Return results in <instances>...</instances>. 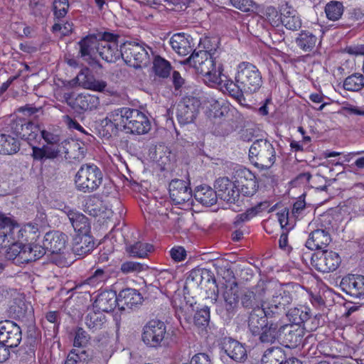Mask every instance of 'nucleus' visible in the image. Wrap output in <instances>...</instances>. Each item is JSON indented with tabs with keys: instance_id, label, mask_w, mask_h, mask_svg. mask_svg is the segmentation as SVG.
Returning a JSON list of instances; mask_svg holds the SVG:
<instances>
[{
	"instance_id": "obj_1",
	"label": "nucleus",
	"mask_w": 364,
	"mask_h": 364,
	"mask_svg": "<svg viewBox=\"0 0 364 364\" xmlns=\"http://www.w3.org/2000/svg\"><path fill=\"white\" fill-rule=\"evenodd\" d=\"M193 67L196 71L203 77V80L210 86L221 85L222 65L206 50L193 51L191 56L183 61Z\"/></svg>"
},
{
	"instance_id": "obj_2",
	"label": "nucleus",
	"mask_w": 364,
	"mask_h": 364,
	"mask_svg": "<svg viewBox=\"0 0 364 364\" xmlns=\"http://www.w3.org/2000/svg\"><path fill=\"white\" fill-rule=\"evenodd\" d=\"M37 226L28 223L21 226L10 218L9 223L0 228V248H6L11 243L23 244L36 237Z\"/></svg>"
},
{
	"instance_id": "obj_3",
	"label": "nucleus",
	"mask_w": 364,
	"mask_h": 364,
	"mask_svg": "<svg viewBox=\"0 0 364 364\" xmlns=\"http://www.w3.org/2000/svg\"><path fill=\"white\" fill-rule=\"evenodd\" d=\"M251 163L258 168L268 169L276 161V151L273 144L267 139H256L249 149Z\"/></svg>"
},
{
	"instance_id": "obj_4",
	"label": "nucleus",
	"mask_w": 364,
	"mask_h": 364,
	"mask_svg": "<svg viewBox=\"0 0 364 364\" xmlns=\"http://www.w3.org/2000/svg\"><path fill=\"white\" fill-rule=\"evenodd\" d=\"M292 292L287 284H275L271 298L264 300L262 306L269 316L279 317L285 314L286 308L291 303Z\"/></svg>"
},
{
	"instance_id": "obj_5",
	"label": "nucleus",
	"mask_w": 364,
	"mask_h": 364,
	"mask_svg": "<svg viewBox=\"0 0 364 364\" xmlns=\"http://www.w3.org/2000/svg\"><path fill=\"white\" fill-rule=\"evenodd\" d=\"M235 80L245 94L257 92L262 85L260 71L255 65L248 62H242L237 65Z\"/></svg>"
},
{
	"instance_id": "obj_6",
	"label": "nucleus",
	"mask_w": 364,
	"mask_h": 364,
	"mask_svg": "<svg viewBox=\"0 0 364 364\" xmlns=\"http://www.w3.org/2000/svg\"><path fill=\"white\" fill-rule=\"evenodd\" d=\"M75 181L77 190L90 193L102 183V173L95 164H85L77 171Z\"/></svg>"
},
{
	"instance_id": "obj_7",
	"label": "nucleus",
	"mask_w": 364,
	"mask_h": 364,
	"mask_svg": "<svg viewBox=\"0 0 364 364\" xmlns=\"http://www.w3.org/2000/svg\"><path fill=\"white\" fill-rule=\"evenodd\" d=\"M122 58L127 65L134 68L145 67L149 63L145 47L134 42H125L122 45Z\"/></svg>"
},
{
	"instance_id": "obj_8",
	"label": "nucleus",
	"mask_w": 364,
	"mask_h": 364,
	"mask_svg": "<svg viewBox=\"0 0 364 364\" xmlns=\"http://www.w3.org/2000/svg\"><path fill=\"white\" fill-rule=\"evenodd\" d=\"M112 38L108 32H99L88 35L78 42L79 56L90 65L98 64L96 60L100 40Z\"/></svg>"
},
{
	"instance_id": "obj_9",
	"label": "nucleus",
	"mask_w": 364,
	"mask_h": 364,
	"mask_svg": "<svg viewBox=\"0 0 364 364\" xmlns=\"http://www.w3.org/2000/svg\"><path fill=\"white\" fill-rule=\"evenodd\" d=\"M167 336L166 326L161 321L151 320L143 328L142 341L149 347L162 346Z\"/></svg>"
},
{
	"instance_id": "obj_10",
	"label": "nucleus",
	"mask_w": 364,
	"mask_h": 364,
	"mask_svg": "<svg viewBox=\"0 0 364 364\" xmlns=\"http://www.w3.org/2000/svg\"><path fill=\"white\" fill-rule=\"evenodd\" d=\"M341 257L333 251L322 250L314 253L311 257L312 266L318 272L328 273L335 271L340 265Z\"/></svg>"
},
{
	"instance_id": "obj_11",
	"label": "nucleus",
	"mask_w": 364,
	"mask_h": 364,
	"mask_svg": "<svg viewBox=\"0 0 364 364\" xmlns=\"http://www.w3.org/2000/svg\"><path fill=\"white\" fill-rule=\"evenodd\" d=\"M22 339L20 326L10 320L0 321V341L9 349L17 347Z\"/></svg>"
},
{
	"instance_id": "obj_12",
	"label": "nucleus",
	"mask_w": 364,
	"mask_h": 364,
	"mask_svg": "<svg viewBox=\"0 0 364 364\" xmlns=\"http://www.w3.org/2000/svg\"><path fill=\"white\" fill-rule=\"evenodd\" d=\"M200 102L194 97H185L177 105V119L180 124H187L193 122L198 113Z\"/></svg>"
},
{
	"instance_id": "obj_13",
	"label": "nucleus",
	"mask_w": 364,
	"mask_h": 364,
	"mask_svg": "<svg viewBox=\"0 0 364 364\" xmlns=\"http://www.w3.org/2000/svg\"><path fill=\"white\" fill-rule=\"evenodd\" d=\"M11 131L13 134L22 139L26 140L32 146V142L37 140L39 136L40 128L35 124L23 119H16L10 124Z\"/></svg>"
},
{
	"instance_id": "obj_14",
	"label": "nucleus",
	"mask_w": 364,
	"mask_h": 364,
	"mask_svg": "<svg viewBox=\"0 0 364 364\" xmlns=\"http://www.w3.org/2000/svg\"><path fill=\"white\" fill-rule=\"evenodd\" d=\"M112 38H103L100 40L98 46V54L105 61L108 63H114L122 57V46L118 48L117 39L118 35L108 32Z\"/></svg>"
},
{
	"instance_id": "obj_15",
	"label": "nucleus",
	"mask_w": 364,
	"mask_h": 364,
	"mask_svg": "<svg viewBox=\"0 0 364 364\" xmlns=\"http://www.w3.org/2000/svg\"><path fill=\"white\" fill-rule=\"evenodd\" d=\"M266 288L263 282L257 284L251 289L244 291L240 296L241 305L245 309L255 310L256 308H261L264 303Z\"/></svg>"
},
{
	"instance_id": "obj_16",
	"label": "nucleus",
	"mask_w": 364,
	"mask_h": 364,
	"mask_svg": "<svg viewBox=\"0 0 364 364\" xmlns=\"http://www.w3.org/2000/svg\"><path fill=\"white\" fill-rule=\"evenodd\" d=\"M304 329L296 324H287L280 326V341L289 348H295L302 343Z\"/></svg>"
},
{
	"instance_id": "obj_17",
	"label": "nucleus",
	"mask_w": 364,
	"mask_h": 364,
	"mask_svg": "<svg viewBox=\"0 0 364 364\" xmlns=\"http://www.w3.org/2000/svg\"><path fill=\"white\" fill-rule=\"evenodd\" d=\"M63 97L68 105L77 113L96 109L100 104L99 99L91 95L80 94L72 99L70 94L65 93Z\"/></svg>"
},
{
	"instance_id": "obj_18",
	"label": "nucleus",
	"mask_w": 364,
	"mask_h": 364,
	"mask_svg": "<svg viewBox=\"0 0 364 364\" xmlns=\"http://www.w3.org/2000/svg\"><path fill=\"white\" fill-rule=\"evenodd\" d=\"M340 287L351 297L360 299L364 296V276L349 274L343 277Z\"/></svg>"
},
{
	"instance_id": "obj_19",
	"label": "nucleus",
	"mask_w": 364,
	"mask_h": 364,
	"mask_svg": "<svg viewBox=\"0 0 364 364\" xmlns=\"http://www.w3.org/2000/svg\"><path fill=\"white\" fill-rule=\"evenodd\" d=\"M214 187L219 197L224 201L230 203H234L239 198V190L235 182H232L228 178L223 177L217 179Z\"/></svg>"
},
{
	"instance_id": "obj_20",
	"label": "nucleus",
	"mask_w": 364,
	"mask_h": 364,
	"mask_svg": "<svg viewBox=\"0 0 364 364\" xmlns=\"http://www.w3.org/2000/svg\"><path fill=\"white\" fill-rule=\"evenodd\" d=\"M235 184L239 193H241L245 196H253L259 186L255 176L247 169L241 170L237 173Z\"/></svg>"
},
{
	"instance_id": "obj_21",
	"label": "nucleus",
	"mask_w": 364,
	"mask_h": 364,
	"mask_svg": "<svg viewBox=\"0 0 364 364\" xmlns=\"http://www.w3.org/2000/svg\"><path fill=\"white\" fill-rule=\"evenodd\" d=\"M129 115L127 132L144 134L149 132L151 124L148 117L143 112L136 109H132Z\"/></svg>"
},
{
	"instance_id": "obj_22",
	"label": "nucleus",
	"mask_w": 364,
	"mask_h": 364,
	"mask_svg": "<svg viewBox=\"0 0 364 364\" xmlns=\"http://www.w3.org/2000/svg\"><path fill=\"white\" fill-rule=\"evenodd\" d=\"M169 195L176 204H182L192 198V191L188 183L180 179H173L169 183Z\"/></svg>"
},
{
	"instance_id": "obj_23",
	"label": "nucleus",
	"mask_w": 364,
	"mask_h": 364,
	"mask_svg": "<svg viewBox=\"0 0 364 364\" xmlns=\"http://www.w3.org/2000/svg\"><path fill=\"white\" fill-rule=\"evenodd\" d=\"M67 235L61 232L50 231L43 237V245L46 252L50 254H60L65 248Z\"/></svg>"
},
{
	"instance_id": "obj_24",
	"label": "nucleus",
	"mask_w": 364,
	"mask_h": 364,
	"mask_svg": "<svg viewBox=\"0 0 364 364\" xmlns=\"http://www.w3.org/2000/svg\"><path fill=\"white\" fill-rule=\"evenodd\" d=\"M331 242V236L329 232V228L318 227L312 230L309 234V238L306 242V247L309 250H323L326 248Z\"/></svg>"
},
{
	"instance_id": "obj_25",
	"label": "nucleus",
	"mask_w": 364,
	"mask_h": 364,
	"mask_svg": "<svg viewBox=\"0 0 364 364\" xmlns=\"http://www.w3.org/2000/svg\"><path fill=\"white\" fill-rule=\"evenodd\" d=\"M272 318L275 317L274 316H269L266 313L264 306L256 308L250 313L247 320L248 328L252 335L257 336L269 323V321L267 319Z\"/></svg>"
},
{
	"instance_id": "obj_26",
	"label": "nucleus",
	"mask_w": 364,
	"mask_h": 364,
	"mask_svg": "<svg viewBox=\"0 0 364 364\" xmlns=\"http://www.w3.org/2000/svg\"><path fill=\"white\" fill-rule=\"evenodd\" d=\"M224 304L218 306L216 311L223 318H232L238 308L239 296L232 288L227 289L223 294Z\"/></svg>"
},
{
	"instance_id": "obj_27",
	"label": "nucleus",
	"mask_w": 364,
	"mask_h": 364,
	"mask_svg": "<svg viewBox=\"0 0 364 364\" xmlns=\"http://www.w3.org/2000/svg\"><path fill=\"white\" fill-rule=\"evenodd\" d=\"M63 213L68 216L77 235L90 234V223L85 215L69 207H65Z\"/></svg>"
},
{
	"instance_id": "obj_28",
	"label": "nucleus",
	"mask_w": 364,
	"mask_h": 364,
	"mask_svg": "<svg viewBox=\"0 0 364 364\" xmlns=\"http://www.w3.org/2000/svg\"><path fill=\"white\" fill-rule=\"evenodd\" d=\"M282 15V23L286 28L291 31H297L301 26V21L298 16L297 11L292 8L288 3H285L280 6Z\"/></svg>"
},
{
	"instance_id": "obj_29",
	"label": "nucleus",
	"mask_w": 364,
	"mask_h": 364,
	"mask_svg": "<svg viewBox=\"0 0 364 364\" xmlns=\"http://www.w3.org/2000/svg\"><path fill=\"white\" fill-rule=\"evenodd\" d=\"M116 304L118 305V298L115 292L105 291L99 294L93 304V309L102 313L112 311Z\"/></svg>"
},
{
	"instance_id": "obj_30",
	"label": "nucleus",
	"mask_w": 364,
	"mask_h": 364,
	"mask_svg": "<svg viewBox=\"0 0 364 364\" xmlns=\"http://www.w3.org/2000/svg\"><path fill=\"white\" fill-rule=\"evenodd\" d=\"M227 77L222 75L221 85H215V86H219L220 88L228 93L233 99H235L241 105H245V97L244 94L245 92L241 87L240 85L232 80L226 79Z\"/></svg>"
},
{
	"instance_id": "obj_31",
	"label": "nucleus",
	"mask_w": 364,
	"mask_h": 364,
	"mask_svg": "<svg viewBox=\"0 0 364 364\" xmlns=\"http://www.w3.org/2000/svg\"><path fill=\"white\" fill-rule=\"evenodd\" d=\"M117 298L118 306L122 309H132L141 304L143 300L142 296L137 290L130 288L122 290Z\"/></svg>"
},
{
	"instance_id": "obj_32",
	"label": "nucleus",
	"mask_w": 364,
	"mask_h": 364,
	"mask_svg": "<svg viewBox=\"0 0 364 364\" xmlns=\"http://www.w3.org/2000/svg\"><path fill=\"white\" fill-rule=\"evenodd\" d=\"M94 247V239L90 234L77 235L73 239V251L77 255L83 257L90 253Z\"/></svg>"
},
{
	"instance_id": "obj_33",
	"label": "nucleus",
	"mask_w": 364,
	"mask_h": 364,
	"mask_svg": "<svg viewBox=\"0 0 364 364\" xmlns=\"http://www.w3.org/2000/svg\"><path fill=\"white\" fill-rule=\"evenodd\" d=\"M193 196L198 203L206 207L213 205L218 200L215 191L207 185L196 187Z\"/></svg>"
},
{
	"instance_id": "obj_34",
	"label": "nucleus",
	"mask_w": 364,
	"mask_h": 364,
	"mask_svg": "<svg viewBox=\"0 0 364 364\" xmlns=\"http://www.w3.org/2000/svg\"><path fill=\"white\" fill-rule=\"evenodd\" d=\"M89 70H82L76 77L78 84L84 88L95 91H103L107 83L103 80H95L92 75H88Z\"/></svg>"
},
{
	"instance_id": "obj_35",
	"label": "nucleus",
	"mask_w": 364,
	"mask_h": 364,
	"mask_svg": "<svg viewBox=\"0 0 364 364\" xmlns=\"http://www.w3.org/2000/svg\"><path fill=\"white\" fill-rule=\"evenodd\" d=\"M173 50L180 55H186L192 51L189 36L184 33L173 34L169 41Z\"/></svg>"
},
{
	"instance_id": "obj_36",
	"label": "nucleus",
	"mask_w": 364,
	"mask_h": 364,
	"mask_svg": "<svg viewBox=\"0 0 364 364\" xmlns=\"http://www.w3.org/2000/svg\"><path fill=\"white\" fill-rule=\"evenodd\" d=\"M132 108L122 107L111 112L107 119L112 122L115 128L119 130H127V122L129 119Z\"/></svg>"
},
{
	"instance_id": "obj_37",
	"label": "nucleus",
	"mask_w": 364,
	"mask_h": 364,
	"mask_svg": "<svg viewBox=\"0 0 364 364\" xmlns=\"http://www.w3.org/2000/svg\"><path fill=\"white\" fill-rule=\"evenodd\" d=\"M320 43L315 35L307 31H301L296 38V46L305 53L314 51Z\"/></svg>"
},
{
	"instance_id": "obj_38",
	"label": "nucleus",
	"mask_w": 364,
	"mask_h": 364,
	"mask_svg": "<svg viewBox=\"0 0 364 364\" xmlns=\"http://www.w3.org/2000/svg\"><path fill=\"white\" fill-rule=\"evenodd\" d=\"M63 144L66 158L80 159L84 157L86 149L82 142L70 139L64 141Z\"/></svg>"
},
{
	"instance_id": "obj_39",
	"label": "nucleus",
	"mask_w": 364,
	"mask_h": 364,
	"mask_svg": "<svg viewBox=\"0 0 364 364\" xmlns=\"http://www.w3.org/2000/svg\"><path fill=\"white\" fill-rule=\"evenodd\" d=\"M257 336H259V341L263 343H274L280 339V326L270 321Z\"/></svg>"
},
{
	"instance_id": "obj_40",
	"label": "nucleus",
	"mask_w": 364,
	"mask_h": 364,
	"mask_svg": "<svg viewBox=\"0 0 364 364\" xmlns=\"http://www.w3.org/2000/svg\"><path fill=\"white\" fill-rule=\"evenodd\" d=\"M105 316L103 313L92 308L89 310L85 317L86 326L92 332H95L103 328L105 324Z\"/></svg>"
},
{
	"instance_id": "obj_41",
	"label": "nucleus",
	"mask_w": 364,
	"mask_h": 364,
	"mask_svg": "<svg viewBox=\"0 0 364 364\" xmlns=\"http://www.w3.org/2000/svg\"><path fill=\"white\" fill-rule=\"evenodd\" d=\"M32 157L37 161L44 159H55L60 152V150L55 145H44L41 148L32 146Z\"/></svg>"
},
{
	"instance_id": "obj_42",
	"label": "nucleus",
	"mask_w": 364,
	"mask_h": 364,
	"mask_svg": "<svg viewBox=\"0 0 364 364\" xmlns=\"http://www.w3.org/2000/svg\"><path fill=\"white\" fill-rule=\"evenodd\" d=\"M225 353L232 360L240 361L246 356L245 347L238 341L229 338L223 346Z\"/></svg>"
},
{
	"instance_id": "obj_43",
	"label": "nucleus",
	"mask_w": 364,
	"mask_h": 364,
	"mask_svg": "<svg viewBox=\"0 0 364 364\" xmlns=\"http://www.w3.org/2000/svg\"><path fill=\"white\" fill-rule=\"evenodd\" d=\"M19 149L20 144L16 139L8 134H0V154H14Z\"/></svg>"
},
{
	"instance_id": "obj_44",
	"label": "nucleus",
	"mask_w": 364,
	"mask_h": 364,
	"mask_svg": "<svg viewBox=\"0 0 364 364\" xmlns=\"http://www.w3.org/2000/svg\"><path fill=\"white\" fill-rule=\"evenodd\" d=\"M172 304L178 319L183 318L187 321L191 319L194 311L192 303H188L187 301L183 303L181 299H174Z\"/></svg>"
},
{
	"instance_id": "obj_45",
	"label": "nucleus",
	"mask_w": 364,
	"mask_h": 364,
	"mask_svg": "<svg viewBox=\"0 0 364 364\" xmlns=\"http://www.w3.org/2000/svg\"><path fill=\"white\" fill-rule=\"evenodd\" d=\"M286 359L285 353L280 348L267 349L262 358V364H282Z\"/></svg>"
},
{
	"instance_id": "obj_46",
	"label": "nucleus",
	"mask_w": 364,
	"mask_h": 364,
	"mask_svg": "<svg viewBox=\"0 0 364 364\" xmlns=\"http://www.w3.org/2000/svg\"><path fill=\"white\" fill-rule=\"evenodd\" d=\"M364 87V76L354 73L347 77L343 82V88L348 91L358 92Z\"/></svg>"
},
{
	"instance_id": "obj_47",
	"label": "nucleus",
	"mask_w": 364,
	"mask_h": 364,
	"mask_svg": "<svg viewBox=\"0 0 364 364\" xmlns=\"http://www.w3.org/2000/svg\"><path fill=\"white\" fill-rule=\"evenodd\" d=\"M343 11V4L337 1H331L325 6V13L327 18L333 21L340 19Z\"/></svg>"
},
{
	"instance_id": "obj_48",
	"label": "nucleus",
	"mask_w": 364,
	"mask_h": 364,
	"mask_svg": "<svg viewBox=\"0 0 364 364\" xmlns=\"http://www.w3.org/2000/svg\"><path fill=\"white\" fill-rule=\"evenodd\" d=\"M152 250L153 246L151 245L141 242H135L127 248V251L132 257L139 258L146 257Z\"/></svg>"
},
{
	"instance_id": "obj_49",
	"label": "nucleus",
	"mask_w": 364,
	"mask_h": 364,
	"mask_svg": "<svg viewBox=\"0 0 364 364\" xmlns=\"http://www.w3.org/2000/svg\"><path fill=\"white\" fill-rule=\"evenodd\" d=\"M153 64V68L156 75L164 78L169 75L171 67L168 61L161 56H156Z\"/></svg>"
},
{
	"instance_id": "obj_50",
	"label": "nucleus",
	"mask_w": 364,
	"mask_h": 364,
	"mask_svg": "<svg viewBox=\"0 0 364 364\" xmlns=\"http://www.w3.org/2000/svg\"><path fill=\"white\" fill-rule=\"evenodd\" d=\"M102 200L95 196H89L84 204V211L96 217L101 213Z\"/></svg>"
},
{
	"instance_id": "obj_51",
	"label": "nucleus",
	"mask_w": 364,
	"mask_h": 364,
	"mask_svg": "<svg viewBox=\"0 0 364 364\" xmlns=\"http://www.w3.org/2000/svg\"><path fill=\"white\" fill-rule=\"evenodd\" d=\"M289 316L293 319V324L298 325L300 323H304L310 318V310L306 306L300 308H294L289 311Z\"/></svg>"
},
{
	"instance_id": "obj_52",
	"label": "nucleus",
	"mask_w": 364,
	"mask_h": 364,
	"mask_svg": "<svg viewBox=\"0 0 364 364\" xmlns=\"http://www.w3.org/2000/svg\"><path fill=\"white\" fill-rule=\"evenodd\" d=\"M194 323L198 327H205L208 325L210 321V311L205 306L199 311H197L194 315Z\"/></svg>"
},
{
	"instance_id": "obj_53",
	"label": "nucleus",
	"mask_w": 364,
	"mask_h": 364,
	"mask_svg": "<svg viewBox=\"0 0 364 364\" xmlns=\"http://www.w3.org/2000/svg\"><path fill=\"white\" fill-rule=\"evenodd\" d=\"M144 269V265L136 262L127 261L121 264L120 271L124 274H136Z\"/></svg>"
},
{
	"instance_id": "obj_54",
	"label": "nucleus",
	"mask_w": 364,
	"mask_h": 364,
	"mask_svg": "<svg viewBox=\"0 0 364 364\" xmlns=\"http://www.w3.org/2000/svg\"><path fill=\"white\" fill-rule=\"evenodd\" d=\"M109 278L107 272L102 269H97L95 272L86 279L87 284L91 286H96L102 282H104Z\"/></svg>"
},
{
	"instance_id": "obj_55",
	"label": "nucleus",
	"mask_w": 364,
	"mask_h": 364,
	"mask_svg": "<svg viewBox=\"0 0 364 364\" xmlns=\"http://www.w3.org/2000/svg\"><path fill=\"white\" fill-rule=\"evenodd\" d=\"M23 244L11 243L8 245L5 257L9 260H13L15 264H18V259L20 257V254Z\"/></svg>"
},
{
	"instance_id": "obj_56",
	"label": "nucleus",
	"mask_w": 364,
	"mask_h": 364,
	"mask_svg": "<svg viewBox=\"0 0 364 364\" xmlns=\"http://www.w3.org/2000/svg\"><path fill=\"white\" fill-rule=\"evenodd\" d=\"M69 8L68 0H55L53 2L54 15L58 18L65 16Z\"/></svg>"
},
{
	"instance_id": "obj_57",
	"label": "nucleus",
	"mask_w": 364,
	"mask_h": 364,
	"mask_svg": "<svg viewBox=\"0 0 364 364\" xmlns=\"http://www.w3.org/2000/svg\"><path fill=\"white\" fill-rule=\"evenodd\" d=\"M90 336L81 327L77 328L73 345L75 347H85L90 341Z\"/></svg>"
},
{
	"instance_id": "obj_58",
	"label": "nucleus",
	"mask_w": 364,
	"mask_h": 364,
	"mask_svg": "<svg viewBox=\"0 0 364 364\" xmlns=\"http://www.w3.org/2000/svg\"><path fill=\"white\" fill-rule=\"evenodd\" d=\"M190 0H156L154 4L164 3V6L169 10L179 11L186 7Z\"/></svg>"
},
{
	"instance_id": "obj_59",
	"label": "nucleus",
	"mask_w": 364,
	"mask_h": 364,
	"mask_svg": "<svg viewBox=\"0 0 364 364\" xmlns=\"http://www.w3.org/2000/svg\"><path fill=\"white\" fill-rule=\"evenodd\" d=\"M210 274V271L206 269H194L191 272L189 278H191V279L195 281L197 284H200L204 279H207L209 282L212 277Z\"/></svg>"
},
{
	"instance_id": "obj_60",
	"label": "nucleus",
	"mask_w": 364,
	"mask_h": 364,
	"mask_svg": "<svg viewBox=\"0 0 364 364\" xmlns=\"http://www.w3.org/2000/svg\"><path fill=\"white\" fill-rule=\"evenodd\" d=\"M266 17L267 21L273 26H279L282 23V15L274 7H268L266 11Z\"/></svg>"
},
{
	"instance_id": "obj_61",
	"label": "nucleus",
	"mask_w": 364,
	"mask_h": 364,
	"mask_svg": "<svg viewBox=\"0 0 364 364\" xmlns=\"http://www.w3.org/2000/svg\"><path fill=\"white\" fill-rule=\"evenodd\" d=\"M230 1L235 8L243 12L251 11L254 6L252 0H230Z\"/></svg>"
},
{
	"instance_id": "obj_62",
	"label": "nucleus",
	"mask_w": 364,
	"mask_h": 364,
	"mask_svg": "<svg viewBox=\"0 0 364 364\" xmlns=\"http://www.w3.org/2000/svg\"><path fill=\"white\" fill-rule=\"evenodd\" d=\"M257 214L256 210L254 208L248 209L246 212L238 214L234 220V225L235 226L240 225L241 223L248 221L255 217Z\"/></svg>"
},
{
	"instance_id": "obj_63",
	"label": "nucleus",
	"mask_w": 364,
	"mask_h": 364,
	"mask_svg": "<svg viewBox=\"0 0 364 364\" xmlns=\"http://www.w3.org/2000/svg\"><path fill=\"white\" fill-rule=\"evenodd\" d=\"M19 257H18V264L28 263L33 261L28 245L23 243Z\"/></svg>"
},
{
	"instance_id": "obj_64",
	"label": "nucleus",
	"mask_w": 364,
	"mask_h": 364,
	"mask_svg": "<svg viewBox=\"0 0 364 364\" xmlns=\"http://www.w3.org/2000/svg\"><path fill=\"white\" fill-rule=\"evenodd\" d=\"M170 255L175 262H181L185 259L186 252L182 247H174L171 250Z\"/></svg>"
}]
</instances>
